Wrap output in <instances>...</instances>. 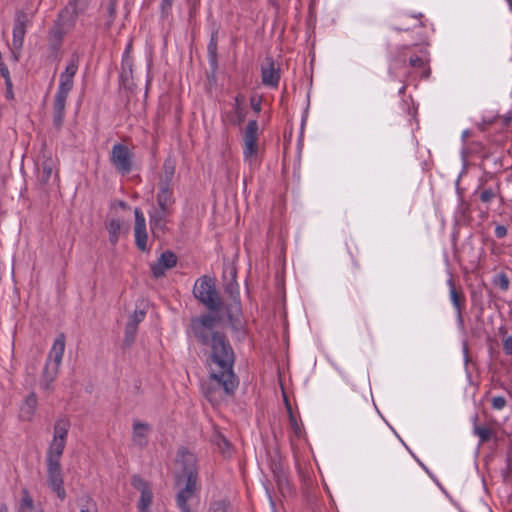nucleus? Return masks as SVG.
<instances>
[{"instance_id": "22", "label": "nucleus", "mask_w": 512, "mask_h": 512, "mask_svg": "<svg viewBox=\"0 0 512 512\" xmlns=\"http://www.w3.org/2000/svg\"><path fill=\"white\" fill-rule=\"evenodd\" d=\"M175 201L173 188H158L156 207L174 211Z\"/></svg>"}, {"instance_id": "4", "label": "nucleus", "mask_w": 512, "mask_h": 512, "mask_svg": "<svg viewBox=\"0 0 512 512\" xmlns=\"http://www.w3.org/2000/svg\"><path fill=\"white\" fill-rule=\"evenodd\" d=\"M429 61L428 50L417 44L399 47L393 58L395 65H405L408 62L409 66L419 69L421 77L424 79H427L431 74Z\"/></svg>"}, {"instance_id": "1", "label": "nucleus", "mask_w": 512, "mask_h": 512, "mask_svg": "<svg viewBox=\"0 0 512 512\" xmlns=\"http://www.w3.org/2000/svg\"><path fill=\"white\" fill-rule=\"evenodd\" d=\"M193 296L209 313L191 318L187 334L201 346L209 348V378L202 384V391L206 399L214 404L232 395L238 387L239 380L233 371L235 353L226 334L216 329L220 317L214 313L221 311L224 306L216 280L207 275L198 278L193 286Z\"/></svg>"}, {"instance_id": "21", "label": "nucleus", "mask_w": 512, "mask_h": 512, "mask_svg": "<svg viewBox=\"0 0 512 512\" xmlns=\"http://www.w3.org/2000/svg\"><path fill=\"white\" fill-rule=\"evenodd\" d=\"M152 431V427L148 423L134 420L132 430L133 444L144 448L148 444V436Z\"/></svg>"}, {"instance_id": "15", "label": "nucleus", "mask_w": 512, "mask_h": 512, "mask_svg": "<svg viewBox=\"0 0 512 512\" xmlns=\"http://www.w3.org/2000/svg\"><path fill=\"white\" fill-rule=\"evenodd\" d=\"M135 214V226H134V234H135V244L137 248L146 252L148 250L147 247V231H146V220L144 214L139 208H136L134 211Z\"/></svg>"}, {"instance_id": "6", "label": "nucleus", "mask_w": 512, "mask_h": 512, "mask_svg": "<svg viewBox=\"0 0 512 512\" xmlns=\"http://www.w3.org/2000/svg\"><path fill=\"white\" fill-rule=\"evenodd\" d=\"M232 279L224 285V291L230 297V302L226 303L223 308L227 319L233 329L241 327L242 307L239 296V286L236 282V271H231Z\"/></svg>"}, {"instance_id": "11", "label": "nucleus", "mask_w": 512, "mask_h": 512, "mask_svg": "<svg viewBox=\"0 0 512 512\" xmlns=\"http://www.w3.org/2000/svg\"><path fill=\"white\" fill-rule=\"evenodd\" d=\"M71 422L68 417L63 416L55 421L53 427V438L46 453L63 455Z\"/></svg>"}, {"instance_id": "26", "label": "nucleus", "mask_w": 512, "mask_h": 512, "mask_svg": "<svg viewBox=\"0 0 512 512\" xmlns=\"http://www.w3.org/2000/svg\"><path fill=\"white\" fill-rule=\"evenodd\" d=\"M107 230L109 233V241L115 245L119 240L121 231V222L118 219H110L107 223Z\"/></svg>"}, {"instance_id": "41", "label": "nucleus", "mask_w": 512, "mask_h": 512, "mask_svg": "<svg viewBox=\"0 0 512 512\" xmlns=\"http://www.w3.org/2000/svg\"><path fill=\"white\" fill-rule=\"evenodd\" d=\"M507 402L503 396H495L491 400L492 408L495 410H501L506 406Z\"/></svg>"}, {"instance_id": "5", "label": "nucleus", "mask_w": 512, "mask_h": 512, "mask_svg": "<svg viewBox=\"0 0 512 512\" xmlns=\"http://www.w3.org/2000/svg\"><path fill=\"white\" fill-rule=\"evenodd\" d=\"M65 351V336L63 334H60L57 336L54 340L53 346L49 352V355L47 357L40 387L44 390H50L52 388V383L56 379L58 372H59V366L61 364L63 354Z\"/></svg>"}, {"instance_id": "53", "label": "nucleus", "mask_w": 512, "mask_h": 512, "mask_svg": "<svg viewBox=\"0 0 512 512\" xmlns=\"http://www.w3.org/2000/svg\"><path fill=\"white\" fill-rule=\"evenodd\" d=\"M188 4L200 3V0H187Z\"/></svg>"}, {"instance_id": "55", "label": "nucleus", "mask_w": 512, "mask_h": 512, "mask_svg": "<svg viewBox=\"0 0 512 512\" xmlns=\"http://www.w3.org/2000/svg\"><path fill=\"white\" fill-rule=\"evenodd\" d=\"M464 352H465L466 355L468 354V348H467L466 345H464Z\"/></svg>"}, {"instance_id": "31", "label": "nucleus", "mask_w": 512, "mask_h": 512, "mask_svg": "<svg viewBox=\"0 0 512 512\" xmlns=\"http://www.w3.org/2000/svg\"><path fill=\"white\" fill-rule=\"evenodd\" d=\"M217 32L211 34L210 41L207 46L208 55L212 63H216L217 59Z\"/></svg>"}, {"instance_id": "16", "label": "nucleus", "mask_w": 512, "mask_h": 512, "mask_svg": "<svg viewBox=\"0 0 512 512\" xmlns=\"http://www.w3.org/2000/svg\"><path fill=\"white\" fill-rule=\"evenodd\" d=\"M36 167L38 172V181L40 184L46 185L54 171L55 160L51 157V155H48L46 151H43L38 157Z\"/></svg>"}, {"instance_id": "14", "label": "nucleus", "mask_w": 512, "mask_h": 512, "mask_svg": "<svg viewBox=\"0 0 512 512\" xmlns=\"http://www.w3.org/2000/svg\"><path fill=\"white\" fill-rule=\"evenodd\" d=\"M131 485L141 493L140 499L138 501V510L144 511L148 510L152 504L153 493L150 488V485L147 481H145L139 475H133L131 478Z\"/></svg>"}, {"instance_id": "24", "label": "nucleus", "mask_w": 512, "mask_h": 512, "mask_svg": "<svg viewBox=\"0 0 512 512\" xmlns=\"http://www.w3.org/2000/svg\"><path fill=\"white\" fill-rule=\"evenodd\" d=\"M475 194L479 195V199L483 203H489L496 197H500L501 199H503V197L501 196L500 182H497L495 188H484L480 191H476Z\"/></svg>"}, {"instance_id": "34", "label": "nucleus", "mask_w": 512, "mask_h": 512, "mask_svg": "<svg viewBox=\"0 0 512 512\" xmlns=\"http://www.w3.org/2000/svg\"><path fill=\"white\" fill-rule=\"evenodd\" d=\"M78 67H79V56L77 54H72L71 58L69 60V63L66 66L65 70L63 71V73L74 77L78 71Z\"/></svg>"}, {"instance_id": "32", "label": "nucleus", "mask_w": 512, "mask_h": 512, "mask_svg": "<svg viewBox=\"0 0 512 512\" xmlns=\"http://www.w3.org/2000/svg\"><path fill=\"white\" fill-rule=\"evenodd\" d=\"M213 442L218 446L222 453H226L230 449V442L219 432L214 433Z\"/></svg>"}, {"instance_id": "54", "label": "nucleus", "mask_w": 512, "mask_h": 512, "mask_svg": "<svg viewBox=\"0 0 512 512\" xmlns=\"http://www.w3.org/2000/svg\"><path fill=\"white\" fill-rule=\"evenodd\" d=\"M405 89H406V87H405V86H402V87H401V89L399 90V93H401V94H402V93H404V92H405Z\"/></svg>"}, {"instance_id": "48", "label": "nucleus", "mask_w": 512, "mask_h": 512, "mask_svg": "<svg viewBox=\"0 0 512 512\" xmlns=\"http://www.w3.org/2000/svg\"><path fill=\"white\" fill-rule=\"evenodd\" d=\"M199 4L200 3H192V4H189V17L192 18L197 10H198V7H199Z\"/></svg>"}, {"instance_id": "43", "label": "nucleus", "mask_w": 512, "mask_h": 512, "mask_svg": "<svg viewBox=\"0 0 512 512\" xmlns=\"http://www.w3.org/2000/svg\"><path fill=\"white\" fill-rule=\"evenodd\" d=\"M229 504L226 501H218L213 504V512H228Z\"/></svg>"}, {"instance_id": "39", "label": "nucleus", "mask_w": 512, "mask_h": 512, "mask_svg": "<svg viewBox=\"0 0 512 512\" xmlns=\"http://www.w3.org/2000/svg\"><path fill=\"white\" fill-rule=\"evenodd\" d=\"M145 318V312L143 310H135L134 313L130 316L127 323H133L134 326L138 327V324L142 322Z\"/></svg>"}, {"instance_id": "8", "label": "nucleus", "mask_w": 512, "mask_h": 512, "mask_svg": "<svg viewBox=\"0 0 512 512\" xmlns=\"http://www.w3.org/2000/svg\"><path fill=\"white\" fill-rule=\"evenodd\" d=\"M259 125L257 120L248 121L243 134V158L250 166L258 163Z\"/></svg>"}, {"instance_id": "12", "label": "nucleus", "mask_w": 512, "mask_h": 512, "mask_svg": "<svg viewBox=\"0 0 512 512\" xmlns=\"http://www.w3.org/2000/svg\"><path fill=\"white\" fill-rule=\"evenodd\" d=\"M270 468L280 495L284 498L290 496L293 493V486L281 461L272 459Z\"/></svg>"}, {"instance_id": "27", "label": "nucleus", "mask_w": 512, "mask_h": 512, "mask_svg": "<svg viewBox=\"0 0 512 512\" xmlns=\"http://www.w3.org/2000/svg\"><path fill=\"white\" fill-rule=\"evenodd\" d=\"M169 222L149 218L150 230L155 238H161L167 231Z\"/></svg>"}, {"instance_id": "50", "label": "nucleus", "mask_w": 512, "mask_h": 512, "mask_svg": "<svg viewBox=\"0 0 512 512\" xmlns=\"http://www.w3.org/2000/svg\"><path fill=\"white\" fill-rule=\"evenodd\" d=\"M266 492H267V495H268V499H269V502H270V505L272 506V508L274 509L275 508V501L271 495V491L268 487H266Z\"/></svg>"}, {"instance_id": "42", "label": "nucleus", "mask_w": 512, "mask_h": 512, "mask_svg": "<svg viewBox=\"0 0 512 512\" xmlns=\"http://www.w3.org/2000/svg\"><path fill=\"white\" fill-rule=\"evenodd\" d=\"M23 494L24 495L21 501V508H27L28 510H32L34 506L33 499L31 498L27 490H24Z\"/></svg>"}, {"instance_id": "25", "label": "nucleus", "mask_w": 512, "mask_h": 512, "mask_svg": "<svg viewBox=\"0 0 512 512\" xmlns=\"http://www.w3.org/2000/svg\"><path fill=\"white\" fill-rule=\"evenodd\" d=\"M284 401H285V406H286V409L288 412L290 428L293 431V433L295 434V436L300 438V437H302V435L304 433L303 425L297 421L296 416L294 415V413L292 411L291 404L289 403V401L286 397L284 398Z\"/></svg>"}, {"instance_id": "17", "label": "nucleus", "mask_w": 512, "mask_h": 512, "mask_svg": "<svg viewBox=\"0 0 512 512\" xmlns=\"http://www.w3.org/2000/svg\"><path fill=\"white\" fill-rule=\"evenodd\" d=\"M447 284L449 286L451 302L457 312V321L460 325H463L464 320L462 313L465 307V295L461 287L456 288L453 278H449Z\"/></svg>"}, {"instance_id": "23", "label": "nucleus", "mask_w": 512, "mask_h": 512, "mask_svg": "<svg viewBox=\"0 0 512 512\" xmlns=\"http://www.w3.org/2000/svg\"><path fill=\"white\" fill-rule=\"evenodd\" d=\"M38 405L37 395L31 392L20 407V418L23 421H32Z\"/></svg>"}, {"instance_id": "58", "label": "nucleus", "mask_w": 512, "mask_h": 512, "mask_svg": "<svg viewBox=\"0 0 512 512\" xmlns=\"http://www.w3.org/2000/svg\"><path fill=\"white\" fill-rule=\"evenodd\" d=\"M139 512H148V510H144V511H139Z\"/></svg>"}, {"instance_id": "33", "label": "nucleus", "mask_w": 512, "mask_h": 512, "mask_svg": "<svg viewBox=\"0 0 512 512\" xmlns=\"http://www.w3.org/2000/svg\"><path fill=\"white\" fill-rule=\"evenodd\" d=\"M137 327L133 323H127L125 327L124 344L130 346L136 337Z\"/></svg>"}, {"instance_id": "29", "label": "nucleus", "mask_w": 512, "mask_h": 512, "mask_svg": "<svg viewBox=\"0 0 512 512\" xmlns=\"http://www.w3.org/2000/svg\"><path fill=\"white\" fill-rule=\"evenodd\" d=\"M174 211L164 210L163 208L153 207V209L149 212V218L155 220H161L165 222H170V218L173 215Z\"/></svg>"}, {"instance_id": "9", "label": "nucleus", "mask_w": 512, "mask_h": 512, "mask_svg": "<svg viewBox=\"0 0 512 512\" xmlns=\"http://www.w3.org/2000/svg\"><path fill=\"white\" fill-rule=\"evenodd\" d=\"M62 455L53 453H46V464H47V483L49 487L57 494L60 500L66 498V492L64 489V482L62 476V468L60 459Z\"/></svg>"}, {"instance_id": "47", "label": "nucleus", "mask_w": 512, "mask_h": 512, "mask_svg": "<svg viewBox=\"0 0 512 512\" xmlns=\"http://www.w3.org/2000/svg\"><path fill=\"white\" fill-rule=\"evenodd\" d=\"M244 101V96L242 94H237L234 98V106H235V111L236 112H239L240 110H242V103Z\"/></svg>"}, {"instance_id": "40", "label": "nucleus", "mask_w": 512, "mask_h": 512, "mask_svg": "<svg viewBox=\"0 0 512 512\" xmlns=\"http://www.w3.org/2000/svg\"><path fill=\"white\" fill-rule=\"evenodd\" d=\"M80 512H98L97 504L92 498L86 497L85 504L82 505Z\"/></svg>"}, {"instance_id": "35", "label": "nucleus", "mask_w": 512, "mask_h": 512, "mask_svg": "<svg viewBox=\"0 0 512 512\" xmlns=\"http://www.w3.org/2000/svg\"><path fill=\"white\" fill-rule=\"evenodd\" d=\"M1 75L5 79L6 84V98L12 99L13 98V91H12V81L10 78V73L8 68H2L1 69Z\"/></svg>"}, {"instance_id": "56", "label": "nucleus", "mask_w": 512, "mask_h": 512, "mask_svg": "<svg viewBox=\"0 0 512 512\" xmlns=\"http://www.w3.org/2000/svg\"><path fill=\"white\" fill-rule=\"evenodd\" d=\"M396 30H397V31H402V30L406 31V30H408V28H404V29H402V28H396Z\"/></svg>"}, {"instance_id": "7", "label": "nucleus", "mask_w": 512, "mask_h": 512, "mask_svg": "<svg viewBox=\"0 0 512 512\" xmlns=\"http://www.w3.org/2000/svg\"><path fill=\"white\" fill-rule=\"evenodd\" d=\"M73 85L74 77L62 72L53 104V123L56 128H60L63 124L66 100Z\"/></svg>"}, {"instance_id": "46", "label": "nucleus", "mask_w": 512, "mask_h": 512, "mask_svg": "<svg viewBox=\"0 0 512 512\" xmlns=\"http://www.w3.org/2000/svg\"><path fill=\"white\" fill-rule=\"evenodd\" d=\"M494 233L498 239L504 238L507 235V228L504 225H497Z\"/></svg>"}, {"instance_id": "44", "label": "nucleus", "mask_w": 512, "mask_h": 512, "mask_svg": "<svg viewBox=\"0 0 512 512\" xmlns=\"http://www.w3.org/2000/svg\"><path fill=\"white\" fill-rule=\"evenodd\" d=\"M251 108L255 113H259L261 111V98L257 96H252L250 99Z\"/></svg>"}, {"instance_id": "45", "label": "nucleus", "mask_w": 512, "mask_h": 512, "mask_svg": "<svg viewBox=\"0 0 512 512\" xmlns=\"http://www.w3.org/2000/svg\"><path fill=\"white\" fill-rule=\"evenodd\" d=\"M503 351L506 355H512V336L503 340Z\"/></svg>"}, {"instance_id": "57", "label": "nucleus", "mask_w": 512, "mask_h": 512, "mask_svg": "<svg viewBox=\"0 0 512 512\" xmlns=\"http://www.w3.org/2000/svg\"><path fill=\"white\" fill-rule=\"evenodd\" d=\"M508 467H509L510 469L512 468V466H511V461H510V460H508Z\"/></svg>"}, {"instance_id": "19", "label": "nucleus", "mask_w": 512, "mask_h": 512, "mask_svg": "<svg viewBox=\"0 0 512 512\" xmlns=\"http://www.w3.org/2000/svg\"><path fill=\"white\" fill-rule=\"evenodd\" d=\"M177 264V256L172 251L163 252L157 263L151 265V272L155 278L165 275L167 269L175 267Z\"/></svg>"}, {"instance_id": "2", "label": "nucleus", "mask_w": 512, "mask_h": 512, "mask_svg": "<svg viewBox=\"0 0 512 512\" xmlns=\"http://www.w3.org/2000/svg\"><path fill=\"white\" fill-rule=\"evenodd\" d=\"M196 462V457L191 452H180L178 463L181 468L175 474V486L178 488L175 501L180 512H192L190 502L198 497L200 491Z\"/></svg>"}, {"instance_id": "37", "label": "nucleus", "mask_w": 512, "mask_h": 512, "mask_svg": "<svg viewBox=\"0 0 512 512\" xmlns=\"http://www.w3.org/2000/svg\"><path fill=\"white\" fill-rule=\"evenodd\" d=\"M494 284L498 286L501 290L506 291L509 288V279L505 273H500L496 276L494 280Z\"/></svg>"}, {"instance_id": "49", "label": "nucleus", "mask_w": 512, "mask_h": 512, "mask_svg": "<svg viewBox=\"0 0 512 512\" xmlns=\"http://www.w3.org/2000/svg\"><path fill=\"white\" fill-rule=\"evenodd\" d=\"M238 114L237 116V120L234 122L235 125H240L243 121H244V114L242 112V110H240L239 112H236Z\"/></svg>"}, {"instance_id": "52", "label": "nucleus", "mask_w": 512, "mask_h": 512, "mask_svg": "<svg viewBox=\"0 0 512 512\" xmlns=\"http://www.w3.org/2000/svg\"><path fill=\"white\" fill-rule=\"evenodd\" d=\"M0 512H8L7 507H6L5 505H2V506L0 507Z\"/></svg>"}, {"instance_id": "36", "label": "nucleus", "mask_w": 512, "mask_h": 512, "mask_svg": "<svg viewBox=\"0 0 512 512\" xmlns=\"http://www.w3.org/2000/svg\"><path fill=\"white\" fill-rule=\"evenodd\" d=\"M175 0H161L160 12L162 18H167L172 11V6Z\"/></svg>"}, {"instance_id": "10", "label": "nucleus", "mask_w": 512, "mask_h": 512, "mask_svg": "<svg viewBox=\"0 0 512 512\" xmlns=\"http://www.w3.org/2000/svg\"><path fill=\"white\" fill-rule=\"evenodd\" d=\"M133 152L124 144L113 145L109 160L112 166L122 175L130 173L133 167Z\"/></svg>"}, {"instance_id": "13", "label": "nucleus", "mask_w": 512, "mask_h": 512, "mask_svg": "<svg viewBox=\"0 0 512 512\" xmlns=\"http://www.w3.org/2000/svg\"><path fill=\"white\" fill-rule=\"evenodd\" d=\"M31 22V17L24 10H17L14 16L12 45L15 50L23 47L26 29Z\"/></svg>"}, {"instance_id": "38", "label": "nucleus", "mask_w": 512, "mask_h": 512, "mask_svg": "<svg viewBox=\"0 0 512 512\" xmlns=\"http://www.w3.org/2000/svg\"><path fill=\"white\" fill-rule=\"evenodd\" d=\"M118 0H109V5L107 8L109 20L107 22V26L110 27L116 17V6Z\"/></svg>"}, {"instance_id": "51", "label": "nucleus", "mask_w": 512, "mask_h": 512, "mask_svg": "<svg viewBox=\"0 0 512 512\" xmlns=\"http://www.w3.org/2000/svg\"><path fill=\"white\" fill-rule=\"evenodd\" d=\"M510 122H511V117H510V116L505 117V119H504V124H505V125H509V123H510Z\"/></svg>"}, {"instance_id": "30", "label": "nucleus", "mask_w": 512, "mask_h": 512, "mask_svg": "<svg viewBox=\"0 0 512 512\" xmlns=\"http://www.w3.org/2000/svg\"><path fill=\"white\" fill-rule=\"evenodd\" d=\"M132 44L129 43L122 57V75L132 73V58L130 57V49Z\"/></svg>"}, {"instance_id": "18", "label": "nucleus", "mask_w": 512, "mask_h": 512, "mask_svg": "<svg viewBox=\"0 0 512 512\" xmlns=\"http://www.w3.org/2000/svg\"><path fill=\"white\" fill-rule=\"evenodd\" d=\"M262 83L276 88L280 81V69L276 67L272 58H266L261 68Z\"/></svg>"}, {"instance_id": "28", "label": "nucleus", "mask_w": 512, "mask_h": 512, "mask_svg": "<svg viewBox=\"0 0 512 512\" xmlns=\"http://www.w3.org/2000/svg\"><path fill=\"white\" fill-rule=\"evenodd\" d=\"M476 420L477 416L475 417V421ZM473 433L479 437L480 444L488 442L493 436V432L490 428L479 426L476 422L473 426Z\"/></svg>"}, {"instance_id": "3", "label": "nucleus", "mask_w": 512, "mask_h": 512, "mask_svg": "<svg viewBox=\"0 0 512 512\" xmlns=\"http://www.w3.org/2000/svg\"><path fill=\"white\" fill-rule=\"evenodd\" d=\"M89 6V0H70L61 9L48 31V45L51 54L57 57L64 37L76 25L77 18L83 14Z\"/></svg>"}, {"instance_id": "20", "label": "nucleus", "mask_w": 512, "mask_h": 512, "mask_svg": "<svg viewBox=\"0 0 512 512\" xmlns=\"http://www.w3.org/2000/svg\"><path fill=\"white\" fill-rule=\"evenodd\" d=\"M176 171V161L172 157H167L162 166V172L159 176L158 188H173V178Z\"/></svg>"}]
</instances>
